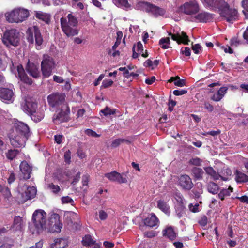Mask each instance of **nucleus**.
I'll return each mask as SVG.
<instances>
[{
	"label": "nucleus",
	"instance_id": "f257e3e1",
	"mask_svg": "<svg viewBox=\"0 0 248 248\" xmlns=\"http://www.w3.org/2000/svg\"><path fill=\"white\" fill-rule=\"evenodd\" d=\"M29 135L28 126L22 122L17 121L9 135L10 144L14 148L24 147Z\"/></svg>",
	"mask_w": 248,
	"mask_h": 248
},
{
	"label": "nucleus",
	"instance_id": "f03ea898",
	"mask_svg": "<svg viewBox=\"0 0 248 248\" xmlns=\"http://www.w3.org/2000/svg\"><path fill=\"white\" fill-rule=\"evenodd\" d=\"M214 5L219 9L221 16L226 21L233 23L237 19V11L234 8H230L224 0H214Z\"/></svg>",
	"mask_w": 248,
	"mask_h": 248
},
{
	"label": "nucleus",
	"instance_id": "7ed1b4c3",
	"mask_svg": "<svg viewBox=\"0 0 248 248\" xmlns=\"http://www.w3.org/2000/svg\"><path fill=\"white\" fill-rule=\"evenodd\" d=\"M60 22L62 31L67 37L78 34L79 30L77 28L78 20L72 14H68L67 18L62 17Z\"/></svg>",
	"mask_w": 248,
	"mask_h": 248
},
{
	"label": "nucleus",
	"instance_id": "20e7f679",
	"mask_svg": "<svg viewBox=\"0 0 248 248\" xmlns=\"http://www.w3.org/2000/svg\"><path fill=\"white\" fill-rule=\"evenodd\" d=\"M65 95L60 93H52L47 97L49 105L53 110L55 111L61 108L67 111L68 105L65 102Z\"/></svg>",
	"mask_w": 248,
	"mask_h": 248
},
{
	"label": "nucleus",
	"instance_id": "39448f33",
	"mask_svg": "<svg viewBox=\"0 0 248 248\" xmlns=\"http://www.w3.org/2000/svg\"><path fill=\"white\" fill-rule=\"evenodd\" d=\"M29 16V11L22 8H15L5 14V18L9 23L22 22L25 20Z\"/></svg>",
	"mask_w": 248,
	"mask_h": 248
},
{
	"label": "nucleus",
	"instance_id": "423d86ee",
	"mask_svg": "<svg viewBox=\"0 0 248 248\" xmlns=\"http://www.w3.org/2000/svg\"><path fill=\"white\" fill-rule=\"evenodd\" d=\"M32 220L35 227L32 233H39L46 229V213L44 210H36L33 214Z\"/></svg>",
	"mask_w": 248,
	"mask_h": 248
},
{
	"label": "nucleus",
	"instance_id": "0eeeda50",
	"mask_svg": "<svg viewBox=\"0 0 248 248\" xmlns=\"http://www.w3.org/2000/svg\"><path fill=\"white\" fill-rule=\"evenodd\" d=\"M26 34L28 42L31 44H33L34 38L36 48L37 50L41 49L43 39L38 28L36 26L29 28L26 31Z\"/></svg>",
	"mask_w": 248,
	"mask_h": 248
},
{
	"label": "nucleus",
	"instance_id": "6e6552de",
	"mask_svg": "<svg viewBox=\"0 0 248 248\" xmlns=\"http://www.w3.org/2000/svg\"><path fill=\"white\" fill-rule=\"evenodd\" d=\"M18 198L19 202L24 203L27 200L34 197L36 194L37 190L34 186H28L24 184L19 185L18 187Z\"/></svg>",
	"mask_w": 248,
	"mask_h": 248
},
{
	"label": "nucleus",
	"instance_id": "1a4fd4ad",
	"mask_svg": "<svg viewBox=\"0 0 248 248\" xmlns=\"http://www.w3.org/2000/svg\"><path fill=\"white\" fill-rule=\"evenodd\" d=\"M19 32L16 29H11L5 32L3 42L7 46H17L20 40Z\"/></svg>",
	"mask_w": 248,
	"mask_h": 248
},
{
	"label": "nucleus",
	"instance_id": "9d476101",
	"mask_svg": "<svg viewBox=\"0 0 248 248\" xmlns=\"http://www.w3.org/2000/svg\"><path fill=\"white\" fill-rule=\"evenodd\" d=\"M55 66V63L53 59L47 55H44L41 64L43 77L44 78L49 77L52 74V71Z\"/></svg>",
	"mask_w": 248,
	"mask_h": 248
},
{
	"label": "nucleus",
	"instance_id": "9b49d317",
	"mask_svg": "<svg viewBox=\"0 0 248 248\" xmlns=\"http://www.w3.org/2000/svg\"><path fill=\"white\" fill-rule=\"evenodd\" d=\"M183 13L187 15H193L197 14L200 10L199 5L196 0H190L185 2L179 8Z\"/></svg>",
	"mask_w": 248,
	"mask_h": 248
},
{
	"label": "nucleus",
	"instance_id": "f8f14e48",
	"mask_svg": "<svg viewBox=\"0 0 248 248\" xmlns=\"http://www.w3.org/2000/svg\"><path fill=\"white\" fill-rule=\"evenodd\" d=\"M140 4L143 10L151 13L155 16H163L165 13L164 9L147 2H142Z\"/></svg>",
	"mask_w": 248,
	"mask_h": 248
},
{
	"label": "nucleus",
	"instance_id": "ddd939ff",
	"mask_svg": "<svg viewBox=\"0 0 248 248\" xmlns=\"http://www.w3.org/2000/svg\"><path fill=\"white\" fill-rule=\"evenodd\" d=\"M14 90L12 85L9 88H0V97L4 101L12 102L15 97Z\"/></svg>",
	"mask_w": 248,
	"mask_h": 248
},
{
	"label": "nucleus",
	"instance_id": "4468645a",
	"mask_svg": "<svg viewBox=\"0 0 248 248\" xmlns=\"http://www.w3.org/2000/svg\"><path fill=\"white\" fill-rule=\"evenodd\" d=\"M105 176L111 181L116 182L120 184L126 183L127 182V178L125 174H120L115 171L106 173Z\"/></svg>",
	"mask_w": 248,
	"mask_h": 248
},
{
	"label": "nucleus",
	"instance_id": "2eb2a0df",
	"mask_svg": "<svg viewBox=\"0 0 248 248\" xmlns=\"http://www.w3.org/2000/svg\"><path fill=\"white\" fill-rule=\"evenodd\" d=\"M178 185L185 190H190L194 186L190 177L186 174L182 175L179 177Z\"/></svg>",
	"mask_w": 248,
	"mask_h": 248
},
{
	"label": "nucleus",
	"instance_id": "dca6fc26",
	"mask_svg": "<svg viewBox=\"0 0 248 248\" xmlns=\"http://www.w3.org/2000/svg\"><path fill=\"white\" fill-rule=\"evenodd\" d=\"M22 109L26 113L31 115L35 113L37 108V104L30 98L26 99L21 105Z\"/></svg>",
	"mask_w": 248,
	"mask_h": 248
},
{
	"label": "nucleus",
	"instance_id": "f3484780",
	"mask_svg": "<svg viewBox=\"0 0 248 248\" xmlns=\"http://www.w3.org/2000/svg\"><path fill=\"white\" fill-rule=\"evenodd\" d=\"M169 35L171 37V39L176 41L178 44L183 43L185 45H188L190 42L188 36L184 31L176 33L169 32Z\"/></svg>",
	"mask_w": 248,
	"mask_h": 248
},
{
	"label": "nucleus",
	"instance_id": "a211bd4d",
	"mask_svg": "<svg viewBox=\"0 0 248 248\" xmlns=\"http://www.w3.org/2000/svg\"><path fill=\"white\" fill-rule=\"evenodd\" d=\"M20 170L21 171L20 179L27 180L31 177L32 171V167L26 161H23L20 164Z\"/></svg>",
	"mask_w": 248,
	"mask_h": 248
},
{
	"label": "nucleus",
	"instance_id": "6ab92c4d",
	"mask_svg": "<svg viewBox=\"0 0 248 248\" xmlns=\"http://www.w3.org/2000/svg\"><path fill=\"white\" fill-rule=\"evenodd\" d=\"M50 222L51 223L52 231L53 232H60L62 227V224L60 221V216L58 214H53L50 218Z\"/></svg>",
	"mask_w": 248,
	"mask_h": 248
},
{
	"label": "nucleus",
	"instance_id": "aec40b11",
	"mask_svg": "<svg viewBox=\"0 0 248 248\" xmlns=\"http://www.w3.org/2000/svg\"><path fill=\"white\" fill-rule=\"evenodd\" d=\"M60 111L56 115H54L53 120L55 123H61L68 120V115L70 113V108L68 106V110L66 111L62 108H60Z\"/></svg>",
	"mask_w": 248,
	"mask_h": 248
},
{
	"label": "nucleus",
	"instance_id": "412c9836",
	"mask_svg": "<svg viewBox=\"0 0 248 248\" xmlns=\"http://www.w3.org/2000/svg\"><path fill=\"white\" fill-rule=\"evenodd\" d=\"M26 69L27 72L34 78H37L40 76L39 65L38 64L31 63L29 61Z\"/></svg>",
	"mask_w": 248,
	"mask_h": 248
},
{
	"label": "nucleus",
	"instance_id": "4be33fe9",
	"mask_svg": "<svg viewBox=\"0 0 248 248\" xmlns=\"http://www.w3.org/2000/svg\"><path fill=\"white\" fill-rule=\"evenodd\" d=\"M212 18V15L206 12H202L192 18V21L194 22H207Z\"/></svg>",
	"mask_w": 248,
	"mask_h": 248
},
{
	"label": "nucleus",
	"instance_id": "5701e85b",
	"mask_svg": "<svg viewBox=\"0 0 248 248\" xmlns=\"http://www.w3.org/2000/svg\"><path fill=\"white\" fill-rule=\"evenodd\" d=\"M17 74H16V77H18L21 80L28 84H31L32 80L29 78L28 76L25 74L24 70L22 65L19 64L17 66Z\"/></svg>",
	"mask_w": 248,
	"mask_h": 248
},
{
	"label": "nucleus",
	"instance_id": "b1692460",
	"mask_svg": "<svg viewBox=\"0 0 248 248\" xmlns=\"http://www.w3.org/2000/svg\"><path fill=\"white\" fill-rule=\"evenodd\" d=\"M159 222L158 219L154 213L151 214L150 216L144 220L145 225L150 227L158 226Z\"/></svg>",
	"mask_w": 248,
	"mask_h": 248
},
{
	"label": "nucleus",
	"instance_id": "393cba45",
	"mask_svg": "<svg viewBox=\"0 0 248 248\" xmlns=\"http://www.w3.org/2000/svg\"><path fill=\"white\" fill-rule=\"evenodd\" d=\"M163 236L167 237L170 240H173L177 237V233L171 226L167 227L162 231Z\"/></svg>",
	"mask_w": 248,
	"mask_h": 248
},
{
	"label": "nucleus",
	"instance_id": "a878e982",
	"mask_svg": "<svg viewBox=\"0 0 248 248\" xmlns=\"http://www.w3.org/2000/svg\"><path fill=\"white\" fill-rule=\"evenodd\" d=\"M20 151L16 149H8L5 153L6 158L9 161H13L17 158Z\"/></svg>",
	"mask_w": 248,
	"mask_h": 248
},
{
	"label": "nucleus",
	"instance_id": "bb28decb",
	"mask_svg": "<svg viewBox=\"0 0 248 248\" xmlns=\"http://www.w3.org/2000/svg\"><path fill=\"white\" fill-rule=\"evenodd\" d=\"M24 226L23 220L19 216H16L12 227L16 231H21Z\"/></svg>",
	"mask_w": 248,
	"mask_h": 248
},
{
	"label": "nucleus",
	"instance_id": "cd10ccee",
	"mask_svg": "<svg viewBox=\"0 0 248 248\" xmlns=\"http://www.w3.org/2000/svg\"><path fill=\"white\" fill-rule=\"evenodd\" d=\"M227 91V88L225 87H221L217 92V93L214 94L211 97V99L214 101H219L226 94Z\"/></svg>",
	"mask_w": 248,
	"mask_h": 248
},
{
	"label": "nucleus",
	"instance_id": "c85d7f7f",
	"mask_svg": "<svg viewBox=\"0 0 248 248\" xmlns=\"http://www.w3.org/2000/svg\"><path fill=\"white\" fill-rule=\"evenodd\" d=\"M157 207L165 214L170 213V208L167 203L163 200L157 201Z\"/></svg>",
	"mask_w": 248,
	"mask_h": 248
},
{
	"label": "nucleus",
	"instance_id": "c756f323",
	"mask_svg": "<svg viewBox=\"0 0 248 248\" xmlns=\"http://www.w3.org/2000/svg\"><path fill=\"white\" fill-rule=\"evenodd\" d=\"M67 245L65 239L62 238H57L54 240V243L51 245L52 248H64Z\"/></svg>",
	"mask_w": 248,
	"mask_h": 248
},
{
	"label": "nucleus",
	"instance_id": "7c9ffc66",
	"mask_svg": "<svg viewBox=\"0 0 248 248\" xmlns=\"http://www.w3.org/2000/svg\"><path fill=\"white\" fill-rule=\"evenodd\" d=\"M35 16L38 19L41 20L45 22L48 23L50 21V16L49 14L43 13L41 11L36 12Z\"/></svg>",
	"mask_w": 248,
	"mask_h": 248
},
{
	"label": "nucleus",
	"instance_id": "2f4dec72",
	"mask_svg": "<svg viewBox=\"0 0 248 248\" xmlns=\"http://www.w3.org/2000/svg\"><path fill=\"white\" fill-rule=\"evenodd\" d=\"M204 170L206 173L210 175L214 180H217L219 179L220 175L217 173L213 168L211 167H205Z\"/></svg>",
	"mask_w": 248,
	"mask_h": 248
},
{
	"label": "nucleus",
	"instance_id": "473e14b6",
	"mask_svg": "<svg viewBox=\"0 0 248 248\" xmlns=\"http://www.w3.org/2000/svg\"><path fill=\"white\" fill-rule=\"evenodd\" d=\"M192 173L195 179L199 180L202 178L204 172L201 168L194 167L192 170Z\"/></svg>",
	"mask_w": 248,
	"mask_h": 248
},
{
	"label": "nucleus",
	"instance_id": "72a5a7b5",
	"mask_svg": "<svg viewBox=\"0 0 248 248\" xmlns=\"http://www.w3.org/2000/svg\"><path fill=\"white\" fill-rule=\"evenodd\" d=\"M235 180L238 183L247 182L248 181V177L245 174L237 170Z\"/></svg>",
	"mask_w": 248,
	"mask_h": 248
},
{
	"label": "nucleus",
	"instance_id": "f704fd0d",
	"mask_svg": "<svg viewBox=\"0 0 248 248\" xmlns=\"http://www.w3.org/2000/svg\"><path fill=\"white\" fill-rule=\"evenodd\" d=\"M169 82H173L175 85L179 87H183L186 84L185 80L180 79L178 76L171 78L169 80Z\"/></svg>",
	"mask_w": 248,
	"mask_h": 248
},
{
	"label": "nucleus",
	"instance_id": "c9c22d12",
	"mask_svg": "<svg viewBox=\"0 0 248 248\" xmlns=\"http://www.w3.org/2000/svg\"><path fill=\"white\" fill-rule=\"evenodd\" d=\"M207 190L209 192L215 194H217L219 190V186L214 182H210L207 186Z\"/></svg>",
	"mask_w": 248,
	"mask_h": 248
},
{
	"label": "nucleus",
	"instance_id": "e433bc0d",
	"mask_svg": "<svg viewBox=\"0 0 248 248\" xmlns=\"http://www.w3.org/2000/svg\"><path fill=\"white\" fill-rule=\"evenodd\" d=\"M233 188L230 186L228 189H223L218 194V197L221 200H223L225 197L229 196L232 192Z\"/></svg>",
	"mask_w": 248,
	"mask_h": 248
},
{
	"label": "nucleus",
	"instance_id": "4c0bfd02",
	"mask_svg": "<svg viewBox=\"0 0 248 248\" xmlns=\"http://www.w3.org/2000/svg\"><path fill=\"white\" fill-rule=\"evenodd\" d=\"M114 3L118 7L122 8H128L130 4L127 0H113Z\"/></svg>",
	"mask_w": 248,
	"mask_h": 248
},
{
	"label": "nucleus",
	"instance_id": "58836bf2",
	"mask_svg": "<svg viewBox=\"0 0 248 248\" xmlns=\"http://www.w3.org/2000/svg\"><path fill=\"white\" fill-rule=\"evenodd\" d=\"M47 189L55 194H58L61 191L60 186L57 185L53 183L48 184L47 185Z\"/></svg>",
	"mask_w": 248,
	"mask_h": 248
},
{
	"label": "nucleus",
	"instance_id": "ea45409f",
	"mask_svg": "<svg viewBox=\"0 0 248 248\" xmlns=\"http://www.w3.org/2000/svg\"><path fill=\"white\" fill-rule=\"evenodd\" d=\"M159 45L163 49L169 48L170 44V40L169 37L162 38L159 40Z\"/></svg>",
	"mask_w": 248,
	"mask_h": 248
},
{
	"label": "nucleus",
	"instance_id": "a19ab883",
	"mask_svg": "<svg viewBox=\"0 0 248 248\" xmlns=\"http://www.w3.org/2000/svg\"><path fill=\"white\" fill-rule=\"evenodd\" d=\"M222 173L223 175H221L220 178L223 180L226 181L229 180V177L232 175V171L229 169H224L222 170Z\"/></svg>",
	"mask_w": 248,
	"mask_h": 248
},
{
	"label": "nucleus",
	"instance_id": "79ce46f5",
	"mask_svg": "<svg viewBox=\"0 0 248 248\" xmlns=\"http://www.w3.org/2000/svg\"><path fill=\"white\" fill-rule=\"evenodd\" d=\"M30 115L32 120L36 122L40 121L44 117L43 113L38 112L36 111L35 113H32Z\"/></svg>",
	"mask_w": 248,
	"mask_h": 248
},
{
	"label": "nucleus",
	"instance_id": "37998d69",
	"mask_svg": "<svg viewBox=\"0 0 248 248\" xmlns=\"http://www.w3.org/2000/svg\"><path fill=\"white\" fill-rule=\"evenodd\" d=\"M95 241H94L91 236L88 235L83 238L82 243L84 246L90 247Z\"/></svg>",
	"mask_w": 248,
	"mask_h": 248
},
{
	"label": "nucleus",
	"instance_id": "c03bdc74",
	"mask_svg": "<svg viewBox=\"0 0 248 248\" xmlns=\"http://www.w3.org/2000/svg\"><path fill=\"white\" fill-rule=\"evenodd\" d=\"M116 109H111L108 107H106L104 109L101 110L100 112L102 113L104 116H108L114 114L116 113Z\"/></svg>",
	"mask_w": 248,
	"mask_h": 248
},
{
	"label": "nucleus",
	"instance_id": "a18cd8bd",
	"mask_svg": "<svg viewBox=\"0 0 248 248\" xmlns=\"http://www.w3.org/2000/svg\"><path fill=\"white\" fill-rule=\"evenodd\" d=\"M124 142H129V141L124 139H115L114 140H113L111 146L113 148H116L119 146L121 143Z\"/></svg>",
	"mask_w": 248,
	"mask_h": 248
},
{
	"label": "nucleus",
	"instance_id": "49530a36",
	"mask_svg": "<svg viewBox=\"0 0 248 248\" xmlns=\"http://www.w3.org/2000/svg\"><path fill=\"white\" fill-rule=\"evenodd\" d=\"M62 202L63 204L70 203L71 205L74 204V201L69 196H64L61 198Z\"/></svg>",
	"mask_w": 248,
	"mask_h": 248
},
{
	"label": "nucleus",
	"instance_id": "de8ad7c7",
	"mask_svg": "<svg viewBox=\"0 0 248 248\" xmlns=\"http://www.w3.org/2000/svg\"><path fill=\"white\" fill-rule=\"evenodd\" d=\"M113 81L111 79H105L103 81L101 87L106 88L112 86Z\"/></svg>",
	"mask_w": 248,
	"mask_h": 248
},
{
	"label": "nucleus",
	"instance_id": "09e8293b",
	"mask_svg": "<svg viewBox=\"0 0 248 248\" xmlns=\"http://www.w3.org/2000/svg\"><path fill=\"white\" fill-rule=\"evenodd\" d=\"M201 160L199 158L195 157L190 159L189 163L193 165L199 166L201 165Z\"/></svg>",
	"mask_w": 248,
	"mask_h": 248
},
{
	"label": "nucleus",
	"instance_id": "8fccbe9b",
	"mask_svg": "<svg viewBox=\"0 0 248 248\" xmlns=\"http://www.w3.org/2000/svg\"><path fill=\"white\" fill-rule=\"evenodd\" d=\"M99 219L101 220H104L108 217V214L104 210H99L98 212Z\"/></svg>",
	"mask_w": 248,
	"mask_h": 248
},
{
	"label": "nucleus",
	"instance_id": "3c124183",
	"mask_svg": "<svg viewBox=\"0 0 248 248\" xmlns=\"http://www.w3.org/2000/svg\"><path fill=\"white\" fill-rule=\"evenodd\" d=\"M136 46V51L139 53L140 54H141L143 51V47L142 43L140 42H139L137 43L136 45H134Z\"/></svg>",
	"mask_w": 248,
	"mask_h": 248
},
{
	"label": "nucleus",
	"instance_id": "603ef678",
	"mask_svg": "<svg viewBox=\"0 0 248 248\" xmlns=\"http://www.w3.org/2000/svg\"><path fill=\"white\" fill-rule=\"evenodd\" d=\"M199 204L197 203H195L194 205L192 203L189 205V210L194 213L199 211Z\"/></svg>",
	"mask_w": 248,
	"mask_h": 248
},
{
	"label": "nucleus",
	"instance_id": "864d4df0",
	"mask_svg": "<svg viewBox=\"0 0 248 248\" xmlns=\"http://www.w3.org/2000/svg\"><path fill=\"white\" fill-rule=\"evenodd\" d=\"M187 92V90L181 89V90H175L173 91V93L175 95L179 96L185 94Z\"/></svg>",
	"mask_w": 248,
	"mask_h": 248
},
{
	"label": "nucleus",
	"instance_id": "5fc2aeb1",
	"mask_svg": "<svg viewBox=\"0 0 248 248\" xmlns=\"http://www.w3.org/2000/svg\"><path fill=\"white\" fill-rule=\"evenodd\" d=\"M85 132H86V134L88 136H92L93 137H100V135L97 134L95 131H94L91 129H88L86 130Z\"/></svg>",
	"mask_w": 248,
	"mask_h": 248
},
{
	"label": "nucleus",
	"instance_id": "6e6d98bb",
	"mask_svg": "<svg viewBox=\"0 0 248 248\" xmlns=\"http://www.w3.org/2000/svg\"><path fill=\"white\" fill-rule=\"evenodd\" d=\"M65 161L68 163L70 162L71 160V152L69 150L66 151L64 155Z\"/></svg>",
	"mask_w": 248,
	"mask_h": 248
},
{
	"label": "nucleus",
	"instance_id": "4d7b16f0",
	"mask_svg": "<svg viewBox=\"0 0 248 248\" xmlns=\"http://www.w3.org/2000/svg\"><path fill=\"white\" fill-rule=\"evenodd\" d=\"M120 71H124V76L127 78H130V75H129V71L126 67H120L119 69Z\"/></svg>",
	"mask_w": 248,
	"mask_h": 248
},
{
	"label": "nucleus",
	"instance_id": "13d9d810",
	"mask_svg": "<svg viewBox=\"0 0 248 248\" xmlns=\"http://www.w3.org/2000/svg\"><path fill=\"white\" fill-rule=\"evenodd\" d=\"M192 50L196 54L200 53L201 50V47L199 44H195L192 46Z\"/></svg>",
	"mask_w": 248,
	"mask_h": 248
},
{
	"label": "nucleus",
	"instance_id": "bf43d9fd",
	"mask_svg": "<svg viewBox=\"0 0 248 248\" xmlns=\"http://www.w3.org/2000/svg\"><path fill=\"white\" fill-rule=\"evenodd\" d=\"M181 52L186 56H189L191 54V51L189 47H185L181 49Z\"/></svg>",
	"mask_w": 248,
	"mask_h": 248
},
{
	"label": "nucleus",
	"instance_id": "052dcab7",
	"mask_svg": "<svg viewBox=\"0 0 248 248\" xmlns=\"http://www.w3.org/2000/svg\"><path fill=\"white\" fill-rule=\"evenodd\" d=\"M53 80L57 83H63L64 82V80L62 77L58 76L56 75H54L53 77Z\"/></svg>",
	"mask_w": 248,
	"mask_h": 248
},
{
	"label": "nucleus",
	"instance_id": "680f3d73",
	"mask_svg": "<svg viewBox=\"0 0 248 248\" xmlns=\"http://www.w3.org/2000/svg\"><path fill=\"white\" fill-rule=\"evenodd\" d=\"M176 103L175 101L172 100H169V102L168 103V106H169V110L170 111H172L173 110V107H174V106H175L176 105Z\"/></svg>",
	"mask_w": 248,
	"mask_h": 248
},
{
	"label": "nucleus",
	"instance_id": "e2e57ef3",
	"mask_svg": "<svg viewBox=\"0 0 248 248\" xmlns=\"http://www.w3.org/2000/svg\"><path fill=\"white\" fill-rule=\"evenodd\" d=\"M62 135H56L54 136V140L55 142L60 144L62 143Z\"/></svg>",
	"mask_w": 248,
	"mask_h": 248
},
{
	"label": "nucleus",
	"instance_id": "0e129e2a",
	"mask_svg": "<svg viewBox=\"0 0 248 248\" xmlns=\"http://www.w3.org/2000/svg\"><path fill=\"white\" fill-rule=\"evenodd\" d=\"M241 6L244 10L248 12V0H243L241 2Z\"/></svg>",
	"mask_w": 248,
	"mask_h": 248
},
{
	"label": "nucleus",
	"instance_id": "69168bd1",
	"mask_svg": "<svg viewBox=\"0 0 248 248\" xmlns=\"http://www.w3.org/2000/svg\"><path fill=\"white\" fill-rule=\"evenodd\" d=\"M240 44V41L235 38H234L231 40V45L232 46H237Z\"/></svg>",
	"mask_w": 248,
	"mask_h": 248
},
{
	"label": "nucleus",
	"instance_id": "338daca9",
	"mask_svg": "<svg viewBox=\"0 0 248 248\" xmlns=\"http://www.w3.org/2000/svg\"><path fill=\"white\" fill-rule=\"evenodd\" d=\"M204 107L207 110H208L210 112L212 111L214 109L213 106L208 102H205L204 103Z\"/></svg>",
	"mask_w": 248,
	"mask_h": 248
},
{
	"label": "nucleus",
	"instance_id": "774afa93",
	"mask_svg": "<svg viewBox=\"0 0 248 248\" xmlns=\"http://www.w3.org/2000/svg\"><path fill=\"white\" fill-rule=\"evenodd\" d=\"M199 223L202 226H205L207 223V218L206 217H202L199 221Z\"/></svg>",
	"mask_w": 248,
	"mask_h": 248
}]
</instances>
